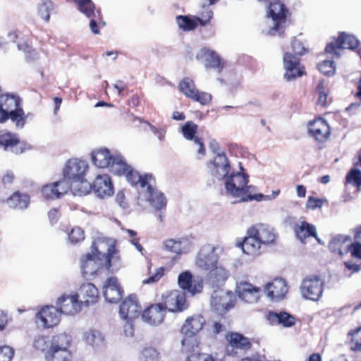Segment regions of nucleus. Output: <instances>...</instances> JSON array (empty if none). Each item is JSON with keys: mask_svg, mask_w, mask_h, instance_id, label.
Masks as SVG:
<instances>
[{"mask_svg": "<svg viewBox=\"0 0 361 361\" xmlns=\"http://www.w3.org/2000/svg\"><path fill=\"white\" fill-rule=\"evenodd\" d=\"M142 185H147L141 192L143 193L145 198L150 206L157 211H161L162 209H164L166 206L167 200L164 195L154 188L155 179L153 177H149L148 181L145 180Z\"/></svg>", "mask_w": 361, "mask_h": 361, "instance_id": "8", "label": "nucleus"}, {"mask_svg": "<svg viewBox=\"0 0 361 361\" xmlns=\"http://www.w3.org/2000/svg\"><path fill=\"white\" fill-rule=\"evenodd\" d=\"M211 305L219 314L225 313L233 307V294L221 288L214 290L211 296Z\"/></svg>", "mask_w": 361, "mask_h": 361, "instance_id": "10", "label": "nucleus"}, {"mask_svg": "<svg viewBox=\"0 0 361 361\" xmlns=\"http://www.w3.org/2000/svg\"><path fill=\"white\" fill-rule=\"evenodd\" d=\"M179 90L186 97L191 98L197 91L193 81L189 78H185L178 85Z\"/></svg>", "mask_w": 361, "mask_h": 361, "instance_id": "48", "label": "nucleus"}, {"mask_svg": "<svg viewBox=\"0 0 361 361\" xmlns=\"http://www.w3.org/2000/svg\"><path fill=\"white\" fill-rule=\"evenodd\" d=\"M130 167L121 154L116 152L114 153V157H111V161L109 166L111 172L118 176H122Z\"/></svg>", "mask_w": 361, "mask_h": 361, "instance_id": "39", "label": "nucleus"}, {"mask_svg": "<svg viewBox=\"0 0 361 361\" xmlns=\"http://www.w3.org/2000/svg\"><path fill=\"white\" fill-rule=\"evenodd\" d=\"M166 310L162 303L154 304L143 311L142 319L151 326H158L163 322Z\"/></svg>", "mask_w": 361, "mask_h": 361, "instance_id": "19", "label": "nucleus"}, {"mask_svg": "<svg viewBox=\"0 0 361 361\" xmlns=\"http://www.w3.org/2000/svg\"><path fill=\"white\" fill-rule=\"evenodd\" d=\"M13 355V350L11 347H0V361H11Z\"/></svg>", "mask_w": 361, "mask_h": 361, "instance_id": "62", "label": "nucleus"}, {"mask_svg": "<svg viewBox=\"0 0 361 361\" xmlns=\"http://www.w3.org/2000/svg\"><path fill=\"white\" fill-rule=\"evenodd\" d=\"M207 281L213 287L220 288L229 277V271L222 265L216 264V266L209 269Z\"/></svg>", "mask_w": 361, "mask_h": 361, "instance_id": "27", "label": "nucleus"}, {"mask_svg": "<svg viewBox=\"0 0 361 361\" xmlns=\"http://www.w3.org/2000/svg\"><path fill=\"white\" fill-rule=\"evenodd\" d=\"M284 78L291 81L304 75V68L300 63L299 58L289 52L283 56Z\"/></svg>", "mask_w": 361, "mask_h": 361, "instance_id": "12", "label": "nucleus"}, {"mask_svg": "<svg viewBox=\"0 0 361 361\" xmlns=\"http://www.w3.org/2000/svg\"><path fill=\"white\" fill-rule=\"evenodd\" d=\"M44 357L46 361H72L70 350H48Z\"/></svg>", "mask_w": 361, "mask_h": 361, "instance_id": "44", "label": "nucleus"}, {"mask_svg": "<svg viewBox=\"0 0 361 361\" xmlns=\"http://www.w3.org/2000/svg\"><path fill=\"white\" fill-rule=\"evenodd\" d=\"M185 297V292L179 290H171L164 297L162 303L164 310L172 312H180L185 310L188 306Z\"/></svg>", "mask_w": 361, "mask_h": 361, "instance_id": "13", "label": "nucleus"}, {"mask_svg": "<svg viewBox=\"0 0 361 361\" xmlns=\"http://www.w3.org/2000/svg\"><path fill=\"white\" fill-rule=\"evenodd\" d=\"M11 97L12 95L3 94L0 87V123H4L8 121V110H7V105H9Z\"/></svg>", "mask_w": 361, "mask_h": 361, "instance_id": "46", "label": "nucleus"}, {"mask_svg": "<svg viewBox=\"0 0 361 361\" xmlns=\"http://www.w3.org/2000/svg\"><path fill=\"white\" fill-rule=\"evenodd\" d=\"M127 180L133 185H139L142 190H144L147 185H142V183L145 180L148 181L149 177H152L151 174H145V176H140L136 171L132 167L129 168L126 172L123 174Z\"/></svg>", "mask_w": 361, "mask_h": 361, "instance_id": "40", "label": "nucleus"}, {"mask_svg": "<svg viewBox=\"0 0 361 361\" xmlns=\"http://www.w3.org/2000/svg\"><path fill=\"white\" fill-rule=\"evenodd\" d=\"M185 240H176L173 239H169L164 241V248L170 252L180 254L183 252V249L185 247L183 244H185Z\"/></svg>", "mask_w": 361, "mask_h": 361, "instance_id": "49", "label": "nucleus"}, {"mask_svg": "<svg viewBox=\"0 0 361 361\" xmlns=\"http://www.w3.org/2000/svg\"><path fill=\"white\" fill-rule=\"evenodd\" d=\"M61 195L66 194L69 190L72 191V181L63 178V180L54 183Z\"/></svg>", "mask_w": 361, "mask_h": 361, "instance_id": "58", "label": "nucleus"}, {"mask_svg": "<svg viewBox=\"0 0 361 361\" xmlns=\"http://www.w3.org/2000/svg\"><path fill=\"white\" fill-rule=\"evenodd\" d=\"M8 108V120L15 124L17 128H23L25 125L27 116L25 114L24 110L20 107V100L18 97L12 95L10 99Z\"/></svg>", "mask_w": 361, "mask_h": 361, "instance_id": "16", "label": "nucleus"}, {"mask_svg": "<svg viewBox=\"0 0 361 361\" xmlns=\"http://www.w3.org/2000/svg\"><path fill=\"white\" fill-rule=\"evenodd\" d=\"M240 172L231 173L225 178V189L228 195L238 198L239 202L243 201L247 192L255 189V186L248 185L249 176L243 172L244 169L240 166Z\"/></svg>", "mask_w": 361, "mask_h": 361, "instance_id": "3", "label": "nucleus"}, {"mask_svg": "<svg viewBox=\"0 0 361 361\" xmlns=\"http://www.w3.org/2000/svg\"><path fill=\"white\" fill-rule=\"evenodd\" d=\"M72 338L66 333H61L52 336L49 350H69Z\"/></svg>", "mask_w": 361, "mask_h": 361, "instance_id": "38", "label": "nucleus"}, {"mask_svg": "<svg viewBox=\"0 0 361 361\" xmlns=\"http://www.w3.org/2000/svg\"><path fill=\"white\" fill-rule=\"evenodd\" d=\"M235 291L238 297L245 302L254 303L258 301L261 290L250 283L240 281L237 283Z\"/></svg>", "mask_w": 361, "mask_h": 361, "instance_id": "21", "label": "nucleus"}, {"mask_svg": "<svg viewBox=\"0 0 361 361\" xmlns=\"http://www.w3.org/2000/svg\"><path fill=\"white\" fill-rule=\"evenodd\" d=\"M324 281L317 275H310L304 278L300 290L303 298L312 301H319L324 292Z\"/></svg>", "mask_w": 361, "mask_h": 361, "instance_id": "5", "label": "nucleus"}, {"mask_svg": "<svg viewBox=\"0 0 361 361\" xmlns=\"http://www.w3.org/2000/svg\"><path fill=\"white\" fill-rule=\"evenodd\" d=\"M88 169V165L85 161L78 159L68 160L63 170V176L72 183L76 180H82Z\"/></svg>", "mask_w": 361, "mask_h": 361, "instance_id": "14", "label": "nucleus"}, {"mask_svg": "<svg viewBox=\"0 0 361 361\" xmlns=\"http://www.w3.org/2000/svg\"><path fill=\"white\" fill-rule=\"evenodd\" d=\"M92 247V252L81 259L80 268L84 277L94 275L102 267L111 271L118 269V264H116L118 257L114 245L98 241L93 243Z\"/></svg>", "mask_w": 361, "mask_h": 361, "instance_id": "1", "label": "nucleus"}, {"mask_svg": "<svg viewBox=\"0 0 361 361\" xmlns=\"http://www.w3.org/2000/svg\"><path fill=\"white\" fill-rule=\"evenodd\" d=\"M140 312L141 307L135 295H130L123 301L119 308V314L122 319L133 320L139 316Z\"/></svg>", "mask_w": 361, "mask_h": 361, "instance_id": "20", "label": "nucleus"}, {"mask_svg": "<svg viewBox=\"0 0 361 361\" xmlns=\"http://www.w3.org/2000/svg\"><path fill=\"white\" fill-rule=\"evenodd\" d=\"M114 154L106 148L95 149L92 152V161L99 168H106L111 164Z\"/></svg>", "mask_w": 361, "mask_h": 361, "instance_id": "35", "label": "nucleus"}, {"mask_svg": "<svg viewBox=\"0 0 361 361\" xmlns=\"http://www.w3.org/2000/svg\"><path fill=\"white\" fill-rule=\"evenodd\" d=\"M204 323L205 319L201 315H194L185 320L181 328V334L184 336L181 340L183 352H195L196 341L194 336L202 329Z\"/></svg>", "mask_w": 361, "mask_h": 361, "instance_id": "4", "label": "nucleus"}, {"mask_svg": "<svg viewBox=\"0 0 361 361\" xmlns=\"http://www.w3.org/2000/svg\"><path fill=\"white\" fill-rule=\"evenodd\" d=\"M94 193L101 198L110 197L114 193L113 184L107 174L98 175L93 183Z\"/></svg>", "mask_w": 361, "mask_h": 361, "instance_id": "26", "label": "nucleus"}, {"mask_svg": "<svg viewBox=\"0 0 361 361\" xmlns=\"http://www.w3.org/2000/svg\"><path fill=\"white\" fill-rule=\"evenodd\" d=\"M57 308L60 313L65 314H75L82 309V304L78 300V295L64 294L59 297L56 302Z\"/></svg>", "mask_w": 361, "mask_h": 361, "instance_id": "17", "label": "nucleus"}, {"mask_svg": "<svg viewBox=\"0 0 361 361\" xmlns=\"http://www.w3.org/2000/svg\"><path fill=\"white\" fill-rule=\"evenodd\" d=\"M295 232L298 239L302 243L309 237H314L319 243H322L317 236L316 227L306 221H302L300 225L295 227Z\"/></svg>", "mask_w": 361, "mask_h": 361, "instance_id": "37", "label": "nucleus"}, {"mask_svg": "<svg viewBox=\"0 0 361 361\" xmlns=\"http://www.w3.org/2000/svg\"><path fill=\"white\" fill-rule=\"evenodd\" d=\"M287 12L288 11L286 9L284 4L279 1L274 0V1L270 2L267 15L271 18L273 27L268 31L269 35H280L283 33Z\"/></svg>", "mask_w": 361, "mask_h": 361, "instance_id": "6", "label": "nucleus"}, {"mask_svg": "<svg viewBox=\"0 0 361 361\" xmlns=\"http://www.w3.org/2000/svg\"><path fill=\"white\" fill-rule=\"evenodd\" d=\"M0 147L16 154L24 152L17 135L6 131H0Z\"/></svg>", "mask_w": 361, "mask_h": 361, "instance_id": "29", "label": "nucleus"}, {"mask_svg": "<svg viewBox=\"0 0 361 361\" xmlns=\"http://www.w3.org/2000/svg\"><path fill=\"white\" fill-rule=\"evenodd\" d=\"M255 190V188L250 190V192H247V193L245 195V197H244L243 202H249V201H252V200H256V201L260 202L262 200H271V197L270 195H264L262 193L252 195V192Z\"/></svg>", "mask_w": 361, "mask_h": 361, "instance_id": "59", "label": "nucleus"}, {"mask_svg": "<svg viewBox=\"0 0 361 361\" xmlns=\"http://www.w3.org/2000/svg\"><path fill=\"white\" fill-rule=\"evenodd\" d=\"M61 313L54 306H46L36 314V322L42 328H51L60 321Z\"/></svg>", "mask_w": 361, "mask_h": 361, "instance_id": "15", "label": "nucleus"}, {"mask_svg": "<svg viewBox=\"0 0 361 361\" xmlns=\"http://www.w3.org/2000/svg\"><path fill=\"white\" fill-rule=\"evenodd\" d=\"M350 336V348L353 351H361V327L348 333Z\"/></svg>", "mask_w": 361, "mask_h": 361, "instance_id": "50", "label": "nucleus"}, {"mask_svg": "<svg viewBox=\"0 0 361 361\" xmlns=\"http://www.w3.org/2000/svg\"><path fill=\"white\" fill-rule=\"evenodd\" d=\"M317 67L321 73L328 76L334 75L336 73V65L332 60H324Z\"/></svg>", "mask_w": 361, "mask_h": 361, "instance_id": "52", "label": "nucleus"}, {"mask_svg": "<svg viewBox=\"0 0 361 361\" xmlns=\"http://www.w3.org/2000/svg\"><path fill=\"white\" fill-rule=\"evenodd\" d=\"M358 44L359 41L354 35L342 32L336 42H331L326 45L325 51L340 57L341 54L340 53L341 49H348L353 50L357 48Z\"/></svg>", "mask_w": 361, "mask_h": 361, "instance_id": "11", "label": "nucleus"}, {"mask_svg": "<svg viewBox=\"0 0 361 361\" xmlns=\"http://www.w3.org/2000/svg\"><path fill=\"white\" fill-rule=\"evenodd\" d=\"M308 132L316 140L324 142L330 135V128L324 119L319 118L309 123Z\"/></svg>", "mask_w": 361, "mask_h": 361, "instance_id": "22", "label": "nucleus"}, {"mask_svg": "<svg viewBox=\"0 0 361 361\" xmlns=\"http://www.w3.org/2000/svg\"><path fill=\"white\" fill-rule=\"evenodd\" d=\"M265 290L267 296L274 301L283 298L288 293V288L283 279L276 278L266 285Z\"/></svg>", "mask_w": 361, "mask_h": 361, "instance_id": "23", "label": "nucleus"}, {"mask_svg": "<svg viewBox=\"0 0 361 361\" xmlns=\"http://www.w3.org/2000/svg\"><path fill=\"white\" fill-rule=\"evenodd\" d=\"M262 244L255 235L250 233V228L247 231V236L242 244V250L244 253L249 255H259V250Z\"/></svg>", "mask_w": 361, "mask_h": 361, "instance_id": "36", "label": "nucleus"}, {"mask_svg": "<svg viewBox=\"0 0 361 361\" xmlns=\"http://www.w3.org/2000/svg\"><path fill=\"white\" fill-rule=\"evenodd\" d=\"M82 340L93 348H99L104 345L105 337L98 329H89L82 334Z\"/></svg>", "mask_w": 361, "mask_h": 361, "instance_id": "33", "label": "nucleus"}, {"mask_svg": "<svg viewBox=\"0 0 361 361\" xmlns=\"http://www.w3.org/2000/svg\"><path fill=\"white\" fill-rule=\"evenodd\" d=\"M267 319L271 325H281L283 327H291L295 324V318L286 312H269Z\"/></svg>", "mask_w": 361, "mask_h": 361, "instance_id": "30", "label": "nucleus"}, {"mask_svg": "<svg viewBox=\"0 0 361 361\" xmlns=\"http://www.w3.org/2000/svg\"><path fill=\"white\" fill-rule=\"evenodd\" d=\"M178 283L179 287L185 291V295L190 296L201 293L203 289L202 281L192 280V275L189 271H184L179 274Z\"/></svg>", "mask_w": 361, "mask_h": 361, "instance_id": "18", "label": "nucleus"}, {"mask_svg": "<svg viewBox=\"0 0 361 361\" xmlns=\"http://www.w3.org/2000/svg\"><path fill=\"white\" fill-rule=\"evenodd\" d=\"M42 193L47 199H56L61 197L54 183L42 187Z\"/></svg>", "mask_w": 361, "mask_h": 361, "instance_id": "54", "label": "nucleus"}, {"mask_svg": "<svg viewBox=\"0 0 361 361\" xmlns=\"http://www.w3.org/2000/svg\"><path fill=\"white\" fill-rule=\"evenodd\" d=\"M54 8V4L50 0H41L38 4L37 13L42 19L48 22L50 18V13Z\"/></svg>", "mask_w": 361, "mask_h": 361, "instance_id": "47", "label": "nucleus"}, {"mask_svg": "<svg viewBox=\"0 0 361 361\" xmlns=\"http://www.w3.org/2000/svg\"><path fill=\"white\" fill-rule=\"evenodd\" d=\"M17 39V34L15 32H9L5 35L0 37V48H4L5 45L10 42H14Z\"/></svg>", "mask_w": 361, "mask_h": 361, "instance_id": "63", "label": "nucleus"}, {"mask_svg": "<svg viewBox=\"0 0 361 361\" xmlns=\"http://www.w3.org/2000/svg\"><path fill=\"white\" fill-rule=\"evenodd\" d=\"M51 338L49 336H37L33 341V346L35 348L42 352L48 350L50 348Z\"/></svg>", "mask_w": 361, "mask_h": 361, "instance_id": "51", "label": "nucleus"}, {"mask_svg": "<svg viewBox=\"0 0 361 361\" xmlns=\"http://www.w3.org/2000/svg\"><path fill=\"white\" fill-rule=\"evenodd\" d=\"M210 174L218 180L225 179L228 175L231 166L225 153L214 157L212 161L207 163Z\"/></svg>", "mask_w": 361, "mask_h": 361, "instance_id": "9", "label": "nucleus"}, {"mask_svg": "<svg viewBox=\"0 0 361 361\" xmlns=\"http://www.w3.org/2000/svg\"><path fill=\"white\" fill-rule=\"evenodd\" d=\"M202 53L204 54V66L207 69L213 68L220 73L224 67L225 62L220 56L212 50L209 49H202Z\"/></svg>", "mask_w": 361, "mask_h": 361, "instance_id": "34", "label": "nucleus"}, {"mask_svg": "<svg viewBox=\"0 0 361 361\" xmlns=\"http://www.w3.org/2000/svg\"><path fill=\"white\" fill-rule=\"evenodd\" d=\"M197 131V126L192 121H187L181 128L183 137L188 140H194V143L199 146L197 152L201 155L205 154V149L203 142L195 135Z\"/></svg>", "mask_w": 361, "mask_h": 361, "instance_id": "32", "label": "nucleus"}, {"mask_svg": "<svg viewBox=\"0 0 361 361\" xmlns=\"http://www.w3.org/2000/svg\"><path fill=\"white\" fill-rule=\"evenodd\" d=\"M140 361H159V353L154 348H145L139 357Z\"/></svg>", "mask_w": 361, "mask_h": 361, "instance_id": "55", "label": "nucleus"}, {"mask_svg": "<svg viewBox=\"0 0 361 361\" xmlns=\"http://www.w3.org/2000/svg\"><path fill=\"white\" fill-rule=\"evenodd\" d=\"M68 237L71 243H78L85 238L84 231L80 227L73 228Z\"/></svg>", "mask_w": 361, "mask_h": 361, "instance_id": "57", "label": "nucleus"}, {"mask_svg": "<svg viewBox=\"0 0 361 361\" xmlns=\"http://www.w3.org/2000/svg\"><path fill=\"white\" fill-rule=\"evenodd\" d=\"M329 250L343 256L349 252L353 257L361 259V226L356 228L355 242L351 243L348 235H338L332 238L329 244Z\"/></svg>", "mask_w": 361, "mask_h": 361, "instance_id": "2", "label": "nucleus"}, {"mask_svg": "<svg viewBox=\"0 0 361 361\" xmlns=\"http://www.w3.org/2000/svg\"><path fill=\"white\" fill-rule=\"evenodd\" d=\"M78 298L80 297L81 304L86 306L95 303L98 298V290L94 285L90 283L82 284L78 292Z\"/></svg>", "mask_w": 361, "mask_h": 361, "instance_id": "31", "label": "nucleus"}, {"mask_svg": "<svg viewBox=\"0 0 361 361\" xmlns=\"http://www.w3.org/2000/svg\"><path fill=\"white\" fill-rule=\"evenodd\" d=\"M103 293L105 300L110 303L118 302L121 299L123 290L116 277H110L104 282Z\"/></svg>", "mask_w": 361, "mask_h": 361, "instance_id": "24", "label": "nucleus"}, {"mask_svg": "<svg viewBox=\"0 0 361 361\" xmlns=\"http://www.w3.org/2000/svg\"><path fill=\"white\" fill-rule=\"evenodd\" d=\"M9 207L23 209L27 207L30 203V197L27 194L15 192L7 200Z\"/></svg>", "mask_w": 361, "mask_h": 361, "instance_id": "41", "label": "nucleus"}, {"mask_svg": "<svg viewBox=\"0 0 361 361\" xmlns=\"http://www.w3.org/2000/svg\"><path fill=\"white\" fill-rule=\"evenodd\" d=\"M187 361H215L212 355L205 353H192L187 357Z\"/></svg>", "mask_w": 361, "mask_h": 361, "instance_id": "61", "label": "nucleus"}, {"mask_svg": "<svg viewBox=\"0 0 361 361\" xmlns=\"http://www.w3.org/2000/svg\"><path fill=\"white\" fill-rule=\"evenodd\" d=\"M220 0H200L201 6L205 10L202 13V18H197L201 25H207L213 17V11L209 8Z\"/></svg>", "mask_w": 361, "mask_h": 361, "instance_id": "42", "label": "nucleus"}, {"mask_svg": "<svg viewBox=\"0 0 361 361\" xmlns=\"http://www.w3.org/2000/svg\"><path fill=\"white\" fill-rule=\"evenodd\" d=\"M228 344L226 347L227 354H236L238 350H246L250 348L249 339L240 334L231 333L227 336Z\"/></svg>", "mask_w": 361, "mask_h": 361, "instance_id": "25", "label": "nucleus"}, {"mask_svg": "<svg viewBox=\"0 0 361 361\" xmlns=\"http://www.w3.org/2000/svg\"><path fill=\"white\" fill-rule=\"evenodd\" d=\"M195 101L199 102L201 104L206 105L212 100V95L207 92H199L197 90L195 92V96L192 97Z\"/></svg>", "mask_w": 361, "mask_h": 361, "instance_id": "60", "label": "nucleus"}, {"mask_svg": "<svg viewBox=\"0 0 361 361\" xmlns=\"http://www.w3.org/2000/svg\"><path fill=\"white\" fill-rule=\"evenodd\" d=\"M197 18H200V17L192 19L188 16L180 15L176 17V23L180 29L184 31H190L194 30L197 26V22H199ZM200 18H202V16Z\"/></svg>", "mask_w": 361, "mask_h": 361, "instance_id": "45", "label": "nucleus"}, {"mask_svg": "<svg viewBox=\"0 0 361 361\" xmlns=\"http://www.w3.org/2000/svg\"><path fill=\"white\" fill-rule=\"evenodd\" d=\"M92 188L93 186L83 176L82 180H76L72 183V193L78 196L86 195Z\"/></svg>", "mask_w": 361, "mask_h": 361, "instance_id": "43", "label": "nucleus"}, {"mask_svg": "<svg viewBox=\"0 0 361 361\" xmlns=\"http://www.w3.org/2000/svg\"><path fill=\"white\" fill-rule=\"evenodd\" d=\"M250 228V233L255 235L262 245H269L276 240V235L274 230L269 225L259 224Z\"/></svg>", "mask_w": 361, "mask_h": 361, "instance_id": "28", "label": "nucleus"}, {"mask_svg": "<svg viewBox=\"0 0 361 361\" xmlns=\"http://www.w3.org/2000/svg\"><path fill=\"white\" fill-rule=\"evenodd\" d=\"M316 91L319 94L318 104L324 106L327 104L328 92L324 80H320L317 85Z\"/></svg>", "mask_w": 361, "mask_h": 361, "instance_id": "53", "label": "nucleus"}, {"mask_svg": "<svg viewBox=\"0 0 361 361\" xmlns=\"http://www.w3.org/2000/svg\"><path fill=\"white\" fill-rule=\"evenodd\" d=\"M323 205V200L319 198H315L314 197L310 196L306 202L307 208L311 209H316L317 208H321Z\"/></svg>", "mask_w": 361, "mask_h": 361, "instance_id": "64", "label": "nucleus"}, {"mask_svg": "<svg viewBox=\"0 0 361 361\" xmlns=\"http://www.w3.org/2000/svg\"><path fill=\"white\" fill-rule=\"evenodd\" d=\"M346 180L356 188L361 186V171L357 169H352L346 175Z\"/></svg>", "mask_w": 361, "mask_h": 361, "instance_id": "56", "label": "nucleus"}, {"mask_svg": "<svg viewBox=\"0 0 361 361\" xmlns=\"http://www.w3.org/2000/svg\"><path fill=\"white\" fill-rule=\"evenodd\" d=\"M219 249V247L212 244L204 245L196 256V266L205 271L216 266L219 261V255L216 253Z\"/></svg>", "mask_w": 361, "mask_h": 361, "instance_id": "7", "label": "nucleus"}]
</instances>
